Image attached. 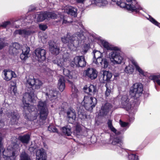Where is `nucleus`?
<instances>
[{
	"mask_svg": "<svg viewBox=\"0 0 160 160\" xmlns=\"http://www.w3.org/2000/svg\"><path fill=\"white\" fill-rule=\"evenodd\" d=\"M34 96V92L32 91L30 92H26L23 95L22 101L24 105L23 114L25 118L30 121H33L37 118L39 115L40 119L45 120L49 113L46 102L40 101L38 105V113L35 111V107L33 105H30L28 102H33L32 98Z\"/></svg>",
	"mask_w": 160,
	"mask_h": 160,
	"instance_id": "obj_1",
	"label": "nucleus"
},
{
	"mask_svg": "<svg viewBox=\"0 0 160 160\" xmlns=\"http://www.w3.org/2000/svg\"><path fill=\"white\" fill-rule=\"evenodd\" d=\"M61 34V41L62 42L66 44L68 48L71 50H73L79 45L82 42L84 43L86 38L84 36L83 32L80 30V32H78L71 35L70 33L64 36Z\"/></svg>",
	"mask_w": 160,
	"mask_h": 160,
	"instance_id": "obj_2",
	"label": "nucleus"
},
{
	"mask_svg": "<svg viewBox=\"0 0 160 160\" xmlns=\"http://www.w3.org/2000/svg\"><path fill=\"white\" fill-rule=\"evenodd\" d=\"M93 63L96 64L98 66H101L105 68L108 66V62L107 60L105 58H102V53L99 51L94 50L93 52Z\"/></svg>",
	"mask_w": 160,
	"mask_h": 160,
	"instance_id": "obj_3",
	"label": "nucleus"
},
{
	"mask_svg": "<svg viewBox=\"0 0 160 160\" xmlns=\"http://www.w3.org/2000/svg\"><path fill=\"white\" fill-rule=\"evenodd\" d=\"M143 91V86L140 82H136L133 84L130 87L129 93L130 95L137 99L142 95Z\"/></svg>",
	"mask_w": 160,
	"mask_h": 160,
	"instance_id": "obj_4",
	"label": "nucleus"
},
{
	"mask_svg": "<svg viewBox=\"0 0 160 160\" xmlns=\"http://www.w3.org/2000/svg\"><path fill=\"white\" fill-rule=\"evenodd\" d=\"M118 49L112 51L109 54L111 61L114 64H120L123 62V58L120 54V49L118 47Z\"/></svg>",
	"mask_w": 160,
	"mask_h": 160,
	"instance_id": "obj_5",
	"label": "nucleus"
},
{
	"mask_svg": "<svg viewBox=\"0 0 160 160\" xmlns=\"http://www.w3.org/2000/svg\"><path fill=\"white\" fill-rule=\"evenodd\" d=\"M82 103L86 110L90 111L95 107L97 103V100L90 96H85Z\"/></svg>",
	"mask_w": 160,
	"mask_h": 160,
	"instance_id": "obj_6",
	"label": "nucleus"
},
{
	"mask_svg": "<svg viewBox=\"0 0 160 160\" xmlns=\"http://www.w3.org/2000/svg\"><path fill=\"white\" fill-rule=\"evenodd\" d=\"M57 14L53 12H41L35 15V18L38 22H42L48 18L55 19L57 17Z\"/></svg>",
	"mask_w": 160,
	"mask_h": 160,
	"instance_id": "obj_7",
	"label": "nucleus"
},
{
	"mask_svg": "<svg viewBox=\"0 0 160 160\" xmlns=\"http://www.w3.org/2000/svg\"><path fill=\"white\" fill-rule=\"evenodd\" d=\"M128 2H131V4H127L125 8L129 11L138 12L140 10L145 12V10L142 8L136 0H126Z\"/></svg>",
	"mask_w": 160,
	"mask_h": 160,
	"instance_id": "obj_8",
	"label": "nucleus"
},
{
	"mask_svg": "<svg viewBox=\"0 0 160 160\" xmlns=\"http://www.w3.org/2000/svg\"><path fill=\"white\" fill-rule=\"evenodd\" d=\"M53 62L57 64L58 66L62 68L63 74L66 77H68L69 79L72 78L73 77L71 74L72 72L68 69L64 68L65 67V65L66 62L63 58H60L59 59L57 58L56 60H54Z\"/></svg>",
	"mask_w": 160,
	"mask_h": 160,
	"instance_id": "obj_9",
	"label": "nucleus"
},
{
	"mask_svg": "<svg viewBox=\"0 0 160 160\" xmlns=\"http://www.w3.org/2000/svg\"><path fill=\"white\" fill-rule=\"evenodd\" d=\"M36 59L39 62H42L46 59V50L41 48H38L34 51Z\"/></svg>",
	"mask_w": 160,
	"mask_h": 160,
	"instance_id": "obj_10",
	"label": "nucleus"
},
{
	"mask_svg": "<svg viewBox=\"0 0 160 160\" xmlns=\"http://www.w3.org/2000/svg\"><path fill=\"white\" fill-rule=\"evenodd\" d=\"M72 64L73 63L77 67H84L86 65V62L83 56H76L72 61Z\"/></svg>",
	"mask_w": 160,
	"mask_h": 160,
	"instance_id": "obj_11",
	"label": "nucleus"
},
{
	"mask_svg": "<svg viewBox=\"0 0 160 160\" xmlns=\"http://www.w3.org/2000/svg\"><path fill=\"white\" fill-rule=\"evenodd\" d=\"M83 74L86 77L93 80L97 78L98 72L94 68H89L84 71Z\"/></svg>",
	"mask_w": 160,
	"mask_h": 160,
	"instance_id": "obj_12",
	"label": "nucleus"
},
{
	"mask_svg": "<svg viewBox=\"0 0 160 160\" xmlns=\"http://www.w3.org/2000/svg\"><path fill=\"white\" fill-rule=\"evenodd\" d=\"M112 105L108 102H107L102 107L100 110L99 115L101 116H104L108 115L110 111H112Z\"/></svg>",
	"mask_w": 160,
	"mask_h": 160,
	"instance_id": "obj_13",
	"label": "nucleus"
},
{
	"mask_svg": "<svg viewBox=\"0 0 160 160\" xmlns=\"http://www.w3.org/2000/svg\"><path fill=\"white\" fill-rule=\"evenodd\" d=\"M35 32V31L28 29H19L16 30L14 32V34L15 35L19 34L25 38Z\"/></svg>",
	"mask_w": 160,
	"mask_h": 160,
	"instance_id": "obj_14",
	"label": "nucleus"
},
{
	"mask_svg": "<svg viewBox=\"0 0 160 160\" xmlns=\"http://www.w3.org/2000/svg\"><path fill=\"white\" fill-rule=\"evenodd\" d=\"M47 92L46 93V95L48 97V98L53 102L54 101H56L58 92L57 91L50 90L48 89H47Z\"/></svg>",
	"mask_w": 160,
	"mask_h": 160,
	"instance_id": "obj_15",
	"label": "nucleus"
},
{
	"mask_svg": "<svg viewBox=\"0 0 160 160\" xmlns=\"http://www.w3.org/2000/svg\"><path fill=\"white\" fill-rule=\"evenodd\" d=\"M121 104L122 108L127 111H129L131 108V103L129 102L127 95H124L122 97Z\"/></svg>",
	"mask_w": 160,
	"mask_h": 160,
	"instance_id": "obj_16",
	"label": "nucleus"
},
{
	"mask_svg": "<svg viewBox=\"0 0 160 160\" xmlns=\"http://www.w3.org/2000/svg\"><path fill=\"white\" fill-rule=\"evenodd\" d=\"M36 160H46L47 153L45 150L41 148L37 150L36 152Z\"/></svg>",
	"mask_w": 160,
	"mask_h": 160,
	"instance_id": "obj_17",
	"label": "nucleus"
},
{
	"mask_svg": "<svg viewBox=\"0 0 160 160\" xmlns=\"http://www.w3.org/2000/svg\"><path fill=\"white\" fill-rule=\"evenodd\" d=\"M112 144L114 146L113 148L117 147H119L118 149L122 150H123L124 151L125 150L122 148L123 142L121 139L118 137H115L112 140Z\"/></svg>",
	"mask_w": 160,
	"mask_h": 160,
	"instance_id": "obj_18",
	"label": "nucleus"
},
{
	"mask_svg": "<svg viewBox=\"0 0 160 160\" xmlns=\"http://www.w3.org/2000/svg\"><path fill=\"white\" fill-rule=\"evenodd\" d=\"M30 49L27 45H24L22 47V52L21 54L20 58L22 60H25L29 57Z\"/></svg>",
	"mask_w": 160,
	"mask_h": 160,
	"instance_id": "obj_19",
	"label": "nucleus"
},
{
	"mask_svg": "<svg viewBox=\"0 0 160 160\" xmlns=\"http://www.w3.org/2000/svg\"><path fill=\"white\" fill-rule=\"evenodd\" d=\"M67 118L72 122L76 119V114L75 110L72 108H69L65 112Z\"/></svg>",
	"mask_w": 160,
	"mask_h": 160,
	"instance_id": "obj_20",
	"label": "nucleus"
},
{
	"mask_svg": "<svg viewBox=\"0 0 160 160\" xmlns=\"http://www.w3.org/2000/svg\"><path fill=\"white\" fill-rule=\"evenodd\" d=\"M50 52L52 54L57 55L59 52L60 49L54 42L51 41L49 43Z\"/></svg>",
	"mask_w": 160,
	"mask_h": 160,
	"instance_id": "obj_21",
	"label": "nucleus"
},
{
	"mask_svg": "<svg viewBox=\"0 0 160 160\" xmlns=\"http://www.w3.org/2000/svg\"><path fill=\"white\" fill-rule=\"evenodd\" d=\"M107 124L109 129L117 135H120L125 131L127 128L124 129H120V131H117V130L113 127L112 125V120L109 119L107 122Z\"/></svg>",
	"mask_w": 160,
	"mask_h": 160,
	"instance_id": "obj_22",
	"label": "nucleus"
},
{
	"mask_svg": "<svg viewBox=\"0 0 160 160\" xmlns=\"http://www.w3.org/2000/svg\"><path fill=\"white\" fill-rule=\"evenodd\" d=\"M64 12L68 14L74 16V17L77 16V9L71 6H66L64 8Z\"/></svg>",
	"mask_w": 160,
	"mask_h": 160,
	"instance_id": "obj_23",
	"label": "nucleus"
},
{
	"mask_svg": "<svg viewBox=\"0 0 160 160\" xmlns=\"http://www.w3.org/2000/svg\"><path fill=\"white\" fill-rule=\"evenodd\" d=\"M100 42L101 45L107 50H110L113 51L114 50H116L118 49L117 47H113L106 40H101Z\"/></svg>",
	"mask_w": 160,
	"mask_h": 160,
	"instance_id": "obj_24",
	"label": "nucleus"
},
{
	"mask_svg": "<svg viewBox=\"0 0 160 160\" xmlns=\"http://www.w3.org/2000/svg\"><path fill=\"white\" fill-rule=\"evenodd\" d=\"M11 118L10 123L11 125L17 124L19 118V115L17 112H11Z\"/></svg>",
	"mask_w": 160,
	"mask_h": 160,
	"instance_id": "obj_25",
	"label": "nucleus"
},
{
	"mask_svg": "<svg viewBox=\"0 0 160 160\" xmlns=\"http://www.w3.org/2000/svg\"><path fill=\"white\" fill-rule=\"evenodd\" d=\"M84 89L86 91H88L89 94L91 96H94L97 94L98 92V90L95 86L93 85H91L88 88H84Z\"/></svg>",
	"mask_w": 160,
	"mask_h": 160,
	"instance_id": "obj_26",
	"label": "nucleus"
},
{
	"mask_svg": "<svg viewBox=\"0 0 160 160\" xmlns=\"http://www.w3.org/2000/svg\"><path fill=\"white\" fill-rule=\"evenodd\" d=\"M4 79L7 81L10 80L12 78H15L16 75L15 72L11 71H6L4 70Z\"/></svg>",
	"mask_w": 160,
	"mask_h": 160,
	"instance_id": "obj_27",
	"label": "nucleus"
},
{
	"mask_svg": "<svg viewBox=\"0 0 160 160\" xmlns=\"http://www.w3.org/2000/svg\"><path fill=\"white\" fill-rule=\"evenodd\" d=\"M35 78L32 77H26L25 84L27 87L33 88Z\"/></svg>",
	"mask_w": 160,
	"mask_h": 160,
	"instance_id": "obj_28",
	"label": "nucleus"
},
{
	"mask_svg": "<svg viewBox=\"0 0 160 160\" xmlns=\"http://www.w3.org/2000/svg\"><path fill=\"white\" fill-rule=\"evenodd\" d=\"M58 87L61 92H62L65 88V80L62 76H61L58 80Z\"/></svg>",
	"mask_w": 160,
	"mask_h": 160,
	"instance_id": "obj_29",
	"label": "nucleus"
},
{
	"mask_svg": "<svg viewBox=\"0 0 160 160\" xmlns=\"http://www.w3.org/2000/svg\"><path fill=\"white\" fill-rule=\"evenodd\" d=\"M30 136L27 134L23 135H20L18 137V139L22 143L24 144H28L30 140Z\"/></svg>",
	"mask_w": 160,
	"mask_h": 160,
	"instance_id": "obj_30",
	"label": "nucleus"
},
{
	"mask_svg": "<svg viewBox=\"0 0 160 160\" xmlns=\"http://www.w3.org/2000/svg\"><path fill=\"white\" fill-rule=\"evenodd\" d=\"M103 80L106 81H109L112 76V73L108 71H103Z\"/></svg>",
	"mask_w": 160,
	"mask_h": 160,
	"instance_id": "obj_31",
	"label": "nucleus"
},
{
	"mask_svg": "<svg viewBox=\"0 0 160 160\" xmlns=\"http://www.w3.org/2000/svg\"><path fill=\"white\" fill-rule=\"evenodd\" d=\"M93 2L94 4L99 7L105 6L108 4L107 0H93Z\"/></svg>",
	"mask_w": 160,
	"mask_h": 160,
	"instance_id": "obj_32",
	"label": "nucleus"
},
{
	"mask_svg": "<svg viewBox=\"0 0 160 160\" xmlns=\"http://www.w3.org/2000/svg\"><path fill=\"white\" fill-rule=\"evenodd\" d=\"M132 62L133 65L135 66L136 70L139 73V74L143 76H145V72L138 65L137 62L134 60H132Z\"/></svg>",
	"mask_w": 160,
	"mask_h": 160,
	"instance_id": "obj_33",
	"label": "nucleus"
},
{
	"mask_svg": "<svg viewBox=\"0 0 160 160\" xmlns=\"http://www.w3.org/2000/svg\"><path fill=\"white\" fill-rule=\"evenodd\" d=\"M62 131L66 135L68 136H70L72 133L71 128L69 125H67L62 128Z\"/></svg>",
	"mask_w": 160,
	"mask_h": 160,
	"instance_id": "obj_34",
	"label": "nucleus"
},
{
	"mask_svg": "<svg viewBox=\"0 0 160 160\" xmlns=\"http://www.w3.org/2000/svg\"><path fill=\"white\" fill-rule=\"evenodd\" d=\"M68 82L71 85L72 88V97H77V93L78 92V90L76 87L73 84V82L68 80Z\"/></svg>",
	"mask_w": 160,
	"mask_h": 160,
	"instance_id": "obj_35",
	"label": "nucleus"
},
{
	"mask_svg": "<svg viewBox=\"0 0 160 160\" xmlns=\"http://www.w3.org/2000/svg\"><path fill=\"white\" fill-rule=\"evenodd\" d=\"M43 82L41 80L35 78L33 88L38 89L40 88Z\"/></svg>",
	"mask_w": 160,
	"mask_h": 160,
	"instance_id": "obj_36",
	"label": "nucleus"
},
{
	"mask_svg": "<svg viewBox=\"0 0 160 160\" xmlns=\"http://www.w3.org/2000/svg\"><path fill=\"white\" fill-rule=\"evenodd\" d=\"M81 130L82 129L81 126L77 124L75 128V129L73 131V133L74 135L76 137H78L80 134Z\"/></svg>",
	"mask_w": 160,
	"mask_h": 160,
	"instance_id": "obj_37",
	"label": "nucleus"
},
{
	"mask_svg": "<svg viewBox=\"0 0 160 160\" xmlns=\"http://www.w3.org/2000/svg\"><path fill=\"white\" fill-rule=\"evenodd\" d=\"M112 1L115 2L118 6L122 8H125L126 6V3L122 2V0H111Z\"/></svg>",
	"mask_w": 160,
	"mask_h": 160,
	"instance_id": "obj_38",
	"label": "nucleus"
},
{
	"mask_svg": "<svg viewBox=\"0 0 160 160\" xmlns=\"http://www.w3.org/2000/svg\"><path fill=\"white\" fill-rule=\"evenodd\" d=\"M20 160H31L28 155L25 152H22L20 155Z\"/></svg>",
	"mask_w": 160,
	"mask_h": 160,
	"instance_id": "obj_39",
	"label": "nucleus"
},
{
	"mask_svg": "<svg viewBox=\"0 0 160 160\" xmlns=\"http://www.w3.org/2000/svg\"><path fill=\"white\" fill-rule=\"evenodd\" d=\"M134 69V67L132 65H129L126 67L124 70L126 73L131 74L133 72Z\"/></svg>",
	"mask_w": 160,
	"mask_h": 160,
	"instance_id": "obj_40",
	"label": "nucleus"
},
{
	"mask_svg": "<svg viewBox=\"0 0 160 160\" xmlns=\"http://www.w3.org/2000/svg\"><path fill=\"white\" fill-rule=\"evenodd\" d=\"M152 79L154 82H156L160 86V74L153 75L152 76Z\"/></svg>",
	"mask_w": 160,
	"mask_h": 160,
	"instance_id": "obj_41",
	"label": "nucleus"
},
{
	"mask_svg": "<svg viewBox=\"0 0 160 160\" xmlns=\"http://www.w3.org/2000/svg\"><path fill=\"white\" fill-rule=\"evenodd\" d=\"M78 117L81 119H85L86 118L87 116L85 112L82 110H79L78 112Z\"/></svg>",
	"mask_w": 160,
	"mask_h": 160,
	"instance_id": "obj_42",
	"label": "nucleus"
},
{
	"mask_svg": "<svg viewBox=\"0 0 160 160\" xmlns=\"http://www.w3.org/2000/svg\"><path fill=\"white\" fill-rule=\"evenodd\" d=\"M154 25L158 26L160 28V23L157 22L155 19L151 17V16L149 15L148 18H147Z\"/></svg>",
	"mask_w": 160,
	"mask_h": 160,
	"instance_id": "obj_43",
	"label": "nucleus"
},
{
	"mask_svg": "<svg viewBox=\"0 0 160 160\" xmlns=\"http://www.w3.org/2000/svg\"><path fill=\"white\" fill-rule=\"evenodd\" d=\"M106 90L105 92V95L106 97H107L110 95L111 92V89L110 87L108 86L107 84H106Z\"/></svg>",
	"mask_w": 160,
	"mask_h": 160,
	"instance_id": "obj_44",
	"label": "nucleus"
},
{
	"mask_svg": "<svg viewBox=\"0 0 160 160\" xmlns=\"http://www.w3.org/2000/svg\"><path fill=\"white\" fill-rule=\"evenodd\" d=\"M48 130L51 132H57L58 130L55 126L53 125H50L48 127Z\"/></svg>",
	"mask_w": 160,
	"mask_h": 160,
	"instance_id": "obj_45",
	"label": "nucleus"
},
{
	"mask_svg": "<svg viewBox=\"0 0 160 160\" xmlns=\"http://www.w3.org/2000/svg\"><path fill=\"white\" fill-rule=\"evenodd\" d=\"M7 45V43H5L4 39L0 38V50L2 49L5 46Z\"/></svg>",
	"mask_w": 160,
	"mask_h": 160,
	"instance_id": "obj_46",
	"label": "nucleus"
},
{
	"mask_svg": "<svg viewBox=\"0 0 160 160\" xmlns=\"http://www.w3.org/2000/svg\"><path fill=\"white\" fill-rule=\"evenodd\" d=\"M128 158L130 160H138V156L134 154H130L128 155Z\"/></svg>",
	"mask_w": 160,
	"mask_h": 160,
	"instance_id": "obj_47",
	"label": "nucleus"
},
{
	"mask_svg": "<svg viewBox=\"0 0 160 160\" xmlns=\"http://www.w3.org/2000/svg\"><path fill=\"white\" fill-rule=\"evenodd\" d=\"M118 146L115 148V149H114V150L117 151L118 153H121L123 152L124 154L127 155V154L128 153L125 149H124L122 148L125 150V151H124V150H120L119 149H118Z\"/></svg>",
	"mask_w": 160,
	"mask_h": 160,
	"instance_id": "obj_48",
	"label": "nucleus"
},
{
	"mask_svg": "<svg viewBox=\"0 0 160 160\" xmlns=\"http://www.w3.org/2000/svg\"><path fill=\"white\" fill-rule=\"evenodd\" d=\"M89 48V46L88 44H85L83 47V51H82V52L84 53H86L88 50Z\"/></svg>",
	"mask_w": 160,
	"mask_h": 160,
	"instance_id": "obj_49",
	"label": "nucleus"
},
{
	"mask_svg": "<svg viewBox=\"0 0 160 160\" xmlns=\"http://www.w3.org/2000/svg\"><path fill=\"white\" fill-rule=\"evenodd\" d=\"M40 29L42 31H45L48 28L46 25L41 24L39 25Z\"/></svg>",
	"mask_w": 160,
	"mask_h": 160,
	"instance_id": "obj_50",
	"label": "nucleus"
},
{
	"mask_svg": "<svg viewBox=\"0 0 160 160\" xmlns=\"http://www.w3.org/2000/svg\"><path fill=\"white\" fill-rule=\"evenodd\" d=\"M11 24V22L9 21H7L4 22L2 23L1 24L2 27L5 28L8 26L10 25Z\"/></svg>",
	"mask_w": 160,
	"mask_h": 160,
	"instance_id": "obj_51",
	"label": "nucleus"
},
{
	"mask_svg": "<svg viewBox=\"0 0 160 160\" xmlns=\"http://www.w3.org/2000/svg\"><path fill=\"white\" fill-rule=\"evenodd\" d=\"M119 123L122 127H126L128 126L129 124V123L122 122L121 120H119Z\"/></svg>",
	"mask_w": 160,
	"mask_h": 160,
	"instance_id": "obj_52",
	"label": "nucleus"
},
{
	"mask_svg": "<svg viewBox=\"0 0 160 160\" xmlns=\"http://www.w3.org/2000/svg\"><path fill=\"white\" fill-rule=\"evenodd\" d=\"M13 46L14 47L13 49H14V50H15V49L17 50L19 49L20 48L19 44L18 43L16 42L13 43Z\"/></svg>",
	"mask_w": 160,
	"mask_h": 160,
	"instance_id": "obj_53",
	"label": "nucleus"
},
{
	"mask_svg": "<svg viewBox=\"0 0 160 160\" xmlns=\"http://www.w3.org/2000/svg\"><path fill=\"white\" fill-rule=\"evenodd\" d=\"M62 20V24H66L68 23H69V22L68 21H67V20H66L65 19V18L64 17H63L61 19V20Z\"/></svg>",
	"mask_w": 160,
	"mask_h": 160,
	"instance_id": "obj_54",
	"label": "nucleus"
},
{
	"mask_svg": "<svg viewBox=\"0 0 160 160\" xmlns=\"http://www.w3.org/2000/svg\"><path fill=\"white\" fill-rule=\"evenodd\" d=\"M85 0H76V2L79 3H83Z\"/></svg>",
	"mask_w": 160,
	"mask_h": 160,
	"instance_id": "obj_55",
	"label": "nucleus"
},
{
	"mask_svg": "<svg viewBox=\"0 0 160 160\" xmlns=\"http://www.w3.org/2000/svg\"><path fill=\"white\" fill-rule=\"evenodd\" d=\"M78 24L79 25H77L78 27H81V28L82 29H84V27L82 25V23L80 22Z\"/></svg>",
	"mask_w": 160,
	"mask_h": 160,
	"instance_id": "obj_56",
	"label": "nucleus"
},
{
	"mask_svg": "<svg viewBox=\"0 0 160 160\" xmlns=\"http://www.w3.org/2000/svg\"><path fill=\"white\" fill-rule=\"evenodd\" d=\"M4 126V123L1 121H0V128L3 127Z\"/></svg>",
	"mask_w": 160,
	"mask_h": 160,
	"instance_id": "obj_57",
	"label": "nucleus"
},
{
	"mask_svg": "<svg viewBox=\"0 0 160 160\" xmlns=\"http://www.w3.org/2000/svg\"><path fill=\"white\" fill-rule=\"evenodd\" d=\"M12 88H13V92L14 93H15V92L16 91V87L15 86H12Z\"/></svg>",
	"mask_w": 160,
	"mask_h": 160,
	"instance_id": "obj_58",
	"label": "nucleus"
},
{
	"mask_svg": "<svg viewBox=\"0 0 160 160\" xmlns=\"http://www.w3.org/2000/svg\"><path fill=\"white\" fill-rule=\"evenodd\" d=\"M134 118H131V119H130V120H129L130 122L132 121H133V120H134Z\"/></svg>",
	"mask_w": 160,
	"mask_h": 160,
	"instance_id": "obj_59",
	"label": "nucleus"
},
{
	"mask_svg": "<svg viewBox=\"0 0 160 160\" xmlns=\"http://www.w3.org/2000/svg\"><path fill=\"white\" fill-rule=\"evenodd\" d=\"M19 26H15V28H19Z\"/></svg>",
	"mask_w": 160,
	"mask_h": 160,
	"instance_id": "obj_60",
	"label": "nucleus"
},
{
	"mask_svg": "<svg viewBox=\"0 0 160 160\" xmlns=\"http://www.w3.org/2000/svg\"><path fill=\"white\" fill-rule=\"evenodd\" d=\"M155 87L156 89V90H157V91H158V90H157V87H156V86H155Z\"/></svg>",
	"mask_w": 160,
	"mask_h": 160,
	"instance_id": "obj_61",
	"label": "nucleus"
},
{
	"mask_svg": "<svg viewBox=\"0 0 160 160\" xmlns=\"http://www.w3.org/2000/svg\"><path fill=\"white\" fill-rule=\"evenodd\" d=\"M2 25H1V24H0V28L2 27Z\"/></svg>",
	"mask_w": 160,
	"mask_h": 160,
	"instance_id": "obj_62",
	"label": "nucleus"
},
{
	"mask_svg": "<svg viewBox=\"0 0 160 160\" xmlns=\"http://www.w3.org/2000/svg\"><path fill=\"white\" fill-rule=\"evenodd\" d=\"M118 76V75H114V76H115V77H117V76Z\"/></svg>",
	"mask_w": 160,
	"mask_h": 160,
	"instance_id": "obj_63",
	"label": "nucleus"
}]
</instances>
